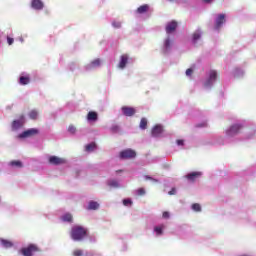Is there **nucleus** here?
I'll list each match as a JSON object with an SVG mask.
<instances>
[{
    "mask_svg": "<svg viewBox=\"0 0 256 256\" xmlns=\"http://www.w3.org/2000/svg\"><path fill=\"white\" fill-rule=\"evenodd\" d=\"M31 82V79L28 76H20V85H28Z\"/></svg>",
    "mask_w": 256,
    "mask_h": 256,
    "instance_id": "aec40b11",
    "label": "nucleus"
},
{
    "mask_svg": "<svg viewBox=\"0 0 256 256\" xmlns=\"http://www.w3.org/2000/svg\"><path fill=\"white\" fill-rule=\"evenodd\" d=\"M202 176V173L201 172H191V173H188L186 175V179L188 181H191V182H194L195 180H197V178L201 177Z\"/></svg>",
    "mask_w": 256,
    "mask_h": 256,
    "instance_id": "ddd939ff",
    "label": "nucleus"
},
{
    "mask_svg": "<svg viewBox=\"0 0 256 256\" xmlns=\"http://www.w3.org/2000/svg\"><path fill=\"white\" fill-rule=\"evenodd\" d=\"M146 180L154 181V179L151 178L150 176H146Z\"/></svg>",
    "mask_w": 256,
    "mask_h": 256,
    "instance_id": "c03bdc74",
    "label": "nucleus"
},
{
    "mask_svg": "<svg viewBox=\"0 0 256 256\" xmlns=\"http://www.w3.org/2000/svg\"><path fill=\"white\" fill-rule=\"evenodd\" d=\"M225 23V14L217 15V20L214 22V29H219Z\"/></svg>",
    "mask_w": 256,
    "mask_h": 256,
    "instance_id": "9d476101",
    "label": "nucleus"
},
{
    "mask_svg": "<svg viewBox=\"0 0 256 256\" xmlns=\"http://www.w3.org/2000/svg\"><path fill=\"white\" fill-rule=\"evenodd\" d=\"M111 26H113L116 29H119V26H121V24H119V22H114V23H111Z\"/></svg>",
    "mask_w": 256,
    "mask_h": 256,
    "instance_id": "c9c22d12",
    "label": "nucleus"
},
{
    "mask_svg": "<svg viewBox=\"0 0 256 256\" xmlns=\"http://www.w3.org/2000/svg\"><path fill=\"white\" fill-rule=\"evenodd\" d=\"M160 134H162V126L156 125L151 128V137H159Z\"/></svg>",
    "mask_w": 256,
    "mask_h": 256,
    "instance_id": "4468645a",
    "label": "nucleus"
},
{
    "mask_svg": "<svg viewBox=\"0 0 256 256\" xmlns=\"http://www.w3.org/2000/svg\"><path fill=\"white\" fill-rule=\"evenodd\" d=\"M211 2H214V0H203V3L211 4Z\"/></svg>",
    "mask_w": 256,
    "mask_h": 256,
    "instance_id": "ea45409f",
    "label": "nucleus"
},
{
    "mask_svg": "<svg viewBox=\"0 0 256 256\" xmlns=\"http://www.w3.org/2000/svg\"><path fill=\"white\" fill-rule=\"evenodd\" d=\"M7 43H9V45L14 44V39L13 38H7Z\"/></svg>",
    "mask_w": 256,
    "mask_h": 256,
    "instance_id": "58836bf2",
    "label": "nucleus"
},
{
    "mask_svg": "<svg viewBox=\"0 0 256 256\" xmlns=\"http://www.w3.org/2000/svg\"><path fill=\"white\" fill-rule=\"evenodd\" d=\"M128 64V54H123L120 56V63L117 64V68L125 69V65Z\"/></svg>",
    "mask_w": 256,
    "mask_h": 256,
    "instance_id": "f8f14e48",
    "label": "nucleus"
},
{
    "mask_svg": "<svg viewBox=\"0 0 256 256\" xmlns=\"http://www.w3.org/2000/svg\"><path fill=\"white\" fill-rule=\"evenodd\" d=\"M108 187H111V188H118V187H119V184L117 183V181L111 180V181H108Z\"/></svg>",
    "mask_w": 256,
    "mask_h": 256,
    "instance_id": "c85d7f7f",
    "label": "nucleus"
},
{
    "mask_svg": "<svg viewBox=\"0 0 256 256\" xmlns=\"http://www.w3.org/2000/svg\"><path fill=\"white\" fill-rule=\"evenodd\" d=\"M73 256H82V250H79V249L74 250Z\"/></svg>",
    "mask_w": 256,
    "mask_h": 256,
    "instance_id": "72a5a7b5",
    "label": "nucleus"
},
{
    "mask_svg": "<svg viewBox=\"0 0 256 256\" xmlns=\"http://www.w3.org/2000/svg\"><path fill=\"white\" fill-rule=\"evenodd\" d=\"M88 230L83 228L82 226H73L71 227V240L79 242L82 241V239H85V236H87Z\"/></svg>",
    "mask_w": 256,
    "mask_h": 256,
    "instance_id": "f257e3e1",
    "label": "nucleus"
},
{
    "mask_svg": "<svg viewBox=\"0 0 256 256\" xmlns=\"http://www.w3.org/2000/svg\"><path fill=\"white\" fill-rule=\"evenodd\" d=\"M99 208V204L97 202L91 201L88 202L87 210H97Z\"/></svg>",
    "mask_w": 256,
    "mask_h": 256,
    "instance_id": "6ab92c4d",
    "label": "nucleus"
},
{
    "mask_svg": "<svg viewBox=\"0 0 256 256\" xmlns=\"http://www.w3.org/2000/svg\"><path fill=\"white\" fill-rule=\"evenodd\" d=\"M205 127V124H197V128Z\"/></svg>",
    "mask_w": 256,
    "mask_h": 256,
    "instance_id": "37998d69",
    "label": "nucleus"
},
{
    "mask_svg": "<svg viewBox=\"0 0 256 256\" xmlns=\"http://www.w3.org/2000/svg\"><path fill=\"white\" fill-rule=\"evenodd\" d=\"M177 30V22L171 21L166 24V34L174 33V31Z\"/></svg>",
    "mask_w": 256,
    "mask_h": 256,
    "instance_id": "9b49d317",
    "label": "nucleus"
},
{
    "mask_svg": "<svg viewBox=\"0 0 256 256\" xmlns=\"http://www.w3.org/2000/svg\"><path fill=\"white\" fill-rule=\"evenodd\" d=\"M0 245H3V248H6V249L14 247V243L5 239H0Z\"/></svg>",
    "mask_w": 256,
    "mask_h": 256,
    "instance_id": "f3484780",
    "label": "nucleus"
},
{
    "mask_svg": "<svg viewBox=\"0 0 256 256\" xmlns=\"http://www.w3.org/2000/svg\"><path fill=\"white\" fill-rule=\"evenodd\" d=\"M147 126H148V120H146L145 118L140 119V129L145 130Z\"/></svg>",
    "mask_w": 256,
    "mask_h": 256,
    "instance_id": "a878e982",
    "label": "nucleus"
},
{
    "mask_svg": "<svg viewBox=\"0 0 256 256\" xmlns=\"http://www.w3.org/2000/svg\"><path fill=\"white\" fill-rule=\"evenodd\" d=\"M49 164L59 166L65 164V159L59 158L57 156H51L49 157Z\"/></svg>",
    "mask_w": 256,
    "mask_h": 256,
    "instance_id": "1a4fd4ad",
    "label": "nucleus"
},
{
    "mask_svg": "<svg viewBox=\"0 0 256 256\" xmlns=\"http://www.w3.org/2000/svg\"><path fill=\"white\" fill-rule=\"evenodd\" d=\"M40 133L37 129L31 128L29 130L23 131V133H20L19 138L25 139V138H31L34 137V135H37Z\"/></svg>",
    "mask_w": 256,
    "mask_h": 256,
    "instance_id": "0eeeda50",
    "label": "nucleus"
},
{
    "mask_svg": "<svg viewBox=\"0 0 256 256\" xmlns=\"http://www.w3.org/2000/svg\"><path fill=\"white\" fill-rule=\"evenodd\" d=\"M241 130H242V125L234 124V125H231V127L228 128V130H226V135L228 137H234L237 134H239V131H241Z\"/></svg>",
    "mask_w": 256,
    "mask_h": 256,
    "instance_id": "20e7f679",
    "label": "nucleus"
},
{
    "mask_svg": "<svg viewBox=\"0 0 256 256\" xmlns=\"http://www.w3.org/2000/svg\"><path fill=\"white\" fill-rule=\"evenodd\" d=\"M75 132H77V128H75L73 125L68 126V133L74 134Z\"/></svg>",
    "mask_w": 256,
    "mask_h": 256,
    "instance_id": "7c9ffc66",
    "label": "nucleus"
},
{
    "mask_svg": "<svg viewBox=\"0 0 256 256\" xmlns=\"http://www.w3.org/2000/svg\"><path fill=\"white\" fill-rule=\"evenodd\" d=\"M9 166L22 168V162L14 160V161L9 162Z\"/></svg>",
    "mask_w": 256,
    "mask_h": 256,
    "instance_id": "5701e85b",
    "label": "nucleus"
},
{
    "mask_svg": "<svg viewBox=\"0 0 256 256\" xmlns=\"http://www.w3.org/2000/svg\"><path fill=\"white\" fill-rule=\"evenodd\" d=\"M192 73H194V70H191V68L186 70V76H191Z\"/></svg>",
    "mask_w": 256,
    "mask_h": 256,
    "instance_id": "e433bc0d",
    "label": "nucleus"
},
{
    "mask_svg": "<svg viewBox=\"0 0 256 256\" xmlns=\"http://www.w3.org/2000/svg\"><path fill=\"white\" fill-rule=\"evenodd\" d=\"M191 210H193L194 212H199L201 211V207H199V204L194 203V204H191Z\"/></svg>",
    "mask_w": 256,
    "mask_h": 256,
    "instance_id": "c756f323",
    "label": "nucleus"
},
{
    "mask_svg": "<svg viewBox=\"0 0 256 256\" xmlns=\"http://www.w3.org/2000/svg\"><path fill=\"white\" fill-rule=\"evenodd\" d=\"M163 48L168 52L171 49V39L166 38V41L163 42Z\"/></svg>",
    "mask_w": 256,
    "mask_h": 256,
    "instance_id": "4be33fe9",
    "label": "nucleus"
},
{
    "mask_svg": "<svg viewBox=\"0 0 256 256\" xmlns=\"http://www.w3.org/2000/svg\"><path fill=\"white\" fill-rule=\"evenodd\" d=\"M177 146H182V140H177Z\"/></svg>",
    "mask_w": 256,
    "mask_h": 256,
    "instance_id": "79ce46f5",
    "label": "nucleus"
},
{
    "mask_svg": "<svg viewBox=\"0 0 256 256\" xmlns=\"http://www.w3.org/2000/svg\"><path fill=\"white\" fill-rule=\"evenodd\" d=\"M162 229H165L164 225L154 227V233H156L157 236L162 235Z\"/></svg>",
    "mask_w": 256,
    "mask_h": 256,
    "instance_id": "b1692460",
    "label": "nucleus"
},
{
    "mask_svg": "<svg viewBox=\"0 0 256 256\" xmlns=\"http://www.w3.org/2000/svg\"><path fill=\"white\" fill-rule=\"evenodd\" d=\"M130 205H131V200H129V199L123 200V206L128 207V206H130Z\"/></svg>",
    "mask_w": 256,
    "mask_h": 256,
    "instance_id": "f704fd0d",
    "label": "nucleus"
},
{
    "mask_svg": "<svg viewBox=\"0 0 256 256\" xmlns=\"http://www.w3.org/2000/svg\"><path fill=\"white\" fill-rule=\"evenodd\" d=\"M90 65L91 67H99V59H94Z\"/></svg>",
    "mask_w": 256,
    "mask_h": 256,
    "instance_id": "2f4dec72",
    "label": "nucleus"
},
{
    "mask_svg": "<svg viewBox=\"0 0 256 256\" xmlns=\"http://www.w3.org/2000/svg\"><path fill=\"white\" fill-rule=\"evenodd\" d=\"M86 120L91 122L97 121V112H94V111L88 112L86 116Z\"/></svg>",
    "mask_w": 256,
    "mask_h": 256,
    "instance_id": "dca6fc26",
    "label": "nucleus"
},
{
    "mask_svg": "<svg viewBox=\"0 0 256 256\" xmlns=\"http://www.w3.org/2000/svg\"><path fill=\"white\" fill-rule=\"evenodd\" d=\"M143 195H145V189L143 188L137 189V196H143Z\"/></svg>",
    "mask_w": 256,
    "mask_h": 256,
    "instance_id": "473e14b6",
    "label": "nucleus"
},
{
    "mask_svg": "<svg viewBox=\"0 0 256 256\" xmlns=\"http://www.w3.org/2000/svg\"><path fill=\"white\" fill-rule=\"evenodd\" d=\"M163 219H168V212H163Z\"/></svg>",
    "mask_w": 256,
    "mask_h": 256,
    "instance_id": "a19ab883",
    "label": "nucleus"
},
{
    "mask_svg": "<svg viewBox=\"0 0 256 256\" xmlns=\"http://www.w3.org/2000/svg\"><path fill=\"white\" fill-rule=\"evenodd\" d=\"M121 111H123V116L126 117H132L135 113H137V110L134 109V107L129 106H123L120 108Z\"/></svg>",
    "mask_w": 256,
    "mask_h": 256,
    "instance_id": "6e6552de",
    "label": "nucleus"
},
{
    "mask_svg": "<svg viewBox=\"0 0 256 256\" xmlns=\"http://www.w3.org/2000/svg\"><path fill=\"white\" fill-rule=\"evenodd\" d=\"M25 124V116L20 115L17 120L11 121V130L17 131V129L22 128V125Z\"/></svg>",
    "mask_w": 256,
    "mask_h": 256,
    "instance_id": "7ed1b4c3",
    "label": "nucleus"
},
{
    "mask_svg": "<svg viewBox=\"0 0 256 256\" xmlns=\"http://www.w3.org/2000/svg\"><path fill=\"white\" fill-rule=\"evenodd\" d=\"M40 252V248H37V245L29 244V246L20 248V255L23 256H33L34 253Z\"/></svg>",
    "mask_w": 256,
    "mask_h": 256,
    "instance_id": "f03ea898",
    "label": "nucleus"
},
{
    "mask_svg": "<svg viewBox=\"0 0 256 256\" xmlns=\"http://www.w3.org/2000/svg\"><path fill=\"white\" fill-rule=\"evenodd\" d=\"M37 116H38L37 110H31L29 112V119L37 120Z\"/></svg>",
    "mask_w": 256,
    "mask_h": 256,
    "instance_id": "393cba45",
    "label": "nucleus"
},
{
    "mask_svg": "<svg viewBox=\"0 0 256 256\" xmlns=\"http://www.w3.org/2000/svg\"><path fill=\"white\" fill-rule=\"evenodd\" d=\"M147 12H148V5L147 4H144L140 7H137V14L142 15V14H145Z\"/></svg>",
    "mask_w": 256,
    "mask_h": 256,
    "instance_id": "a211bd4d",
    "label": "nucleus"
},
{
    "mask_svg": "<svg viewBox=\"0 0 256 256\" xmlns=\"http://www.w3.org/2000/svg\"><path fill=\"white\" fill-rule=\"evenodd\" d=\"M137 157V152H134V150L126 149L120 152V159L128 160V159H134Z\"/></svg>",
    "mask_w": 256,
    "mask_h": 256,
    "instance_id": "39448f33",
    "label": "nucleus"
},
{
    "mask_svg": "<svg viewBox=\"0 0 256 256\" xmlns=\"http://www.w3.org/2000/svg\"><path fill=\"white\" fill-rule=\"evenodd\" d=\"M177 192L174 188H171V191H168V195H174Z\"/></svg>",
    "mask_w": 256,
    "mask_h": 256,
    "instance_id": "4c0bfd02",
    "label": "nucleus"
},
{
    "mask_svg": "<svg viewBox=\"0 0 256 256\" xmlns=\"http://www.w3.org/2000/svg\"><path fill=\"white\" fill-rule=\"evenodd\" d=\"M240 256H248V255H240Z\"/></svg>",
    "mask_w": 256,
    "mask_h": 256,
    "instance_id": "a18cd8bd",
    "label": "nucleus"
},
{
    "mask_svg": "<svg viewBox=\"0 0 256 256\" xmlns=\"http://www.w3.org/2000/svg\"><path fill=\"white\" fill-rule=\"evenodd\" d=\"M31 9L36 11L42 10V1L40 0H31Z\"/></svg>",
    "mask_w": 256,
    "mask_h": 256,
    "instance_id": "2eb2a0df",
    "label": "nucleus"
},
{
    "mask_svg": "<svg viewBox=\"0 0 256 256\" xmlns=\"http://www.w3.org/2000/svg\"><path fill=\"white\" fill-rule=\"evenodd\" d=\"M95 148H97V145H95L94 143H88L86 145V152H92Z\"/></svg>",
    "mask_w": 256,
    "mask_h": 256,
    "instance_id": "bb28decb",
    "label": "nucleus"
},
{
    "mask_svg": "<svg viewBox=\"0 0 256 256\" xmlns=\"http://www.w3.org/2000/svg\"><path fill=\"white\" fill-rule=\"evenodd\" d=\"M199 37H201V33H199V31L194 32V34H191V41H193L194 43H197V41L199 40Z\"/></svg>",
    "mask_w": 256,
    "mask_h": 256,
    "instance_id": "412c9836",
    "label": "nucleus"
},
{
    "mask_svg": "<svg viewBox=\"0 0 256 256\" xmlns=\"http://www.w3.org/2000/svg\"><path fill=\"white\" fill-rule=\"evenodd\" d=\"M61 220H63V222L71 223V221H72L71 214H65V215H63V217H61Z\"/></svg>",
    "mask_w": 256,
    "mask_h": 256,
    "instance_id": "cd10ccee",
    "label": "nucleus"
},
{
    "mask_svg": "<svg viewBox=\"0 0 256 256\" xmlns=\"http://www.w3.org/2000/svg\"><path fill=\"white\" fill-rule=\"evenodd\" d=\"M214 81H217V71L211 70L208 72V79L206 83L203 84L204 87H211L214 84Z\"/></svg>",
    "mask_w": 256,
    "mask_h": 256,
    "instance_id": "423d86ee",
    "label": "nucleus"
}]
</instances>
